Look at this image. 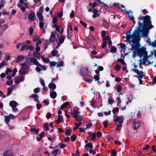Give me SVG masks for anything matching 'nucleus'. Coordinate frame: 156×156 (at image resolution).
I'll return each mask as SVG.
<instances>
[{
    "label": "nucleus",
    "instance_id": "obj_57",
    "mask_svg": "<svg viewBox=\"0 0 156 156\" xmlns=\"http://www.w3.org/2000/svg\"><path fill=\"white\" fill-rule=\"evenodd\" d=\"M52 115L50 112H48L46 115V117L48 119H50Z\"/></svg>",
    "mask_w": 156,
    "mask_h": 156
},
{
    "label": "nucleus",
    "instance_id": "obj_8",
    "mask_svg": "<svg viewBox=\"0 0 156 156\" xmlns=\"http://www.w3.org/2000/svg\"><path fill=\"white\" fill-rule=\"evenodd\" d=\"M56 32H52L51 34L50 37V41L51 42H54L56 39Z\"/></svg>",
    "mask_w": 156,
    "mask_h": 156
},
{
    "label": "nucleus",
    "instance_id": "obj_40",
    "mask_svg": "<svg viewBox=\"0 0 156 156\" xmlns=\"http://www.w3.org/2000/svg\"><path fill=\"white\" fill-rule=\"evenodd\" d=\"M50 66H55L57 65V63L54 61H51L50 62Z\"/></svg>",
    "mask_w": 156,
    "mask_h": 156
},
{
    "label": "nucleus",
    "instance_id": "obj_19",
    "mask_svg": "<svg viewBox=\"0 0 156 156\" xmlns=\"http://www.w3.org/2000/svg\"><path fill=\"white\" fill-rule=\"evenodd\" d=\"M28 49V45L24 44L22 46L21 48H20V51H22L23 50H27Z\"/></svg>",
    "mask_w": 156,
    "mask_h": 156
},
{
    "label": "nucleus",
    "instance_id": "obj_3",
    "mask_svg": "<svg viewBox=\"0 0 156 156\" xmlns=\"http://www.w3.org/2000/svg\"><path fill=\"white\" fill-rule=\"evenodd\" d=\"M134 68L133 69H131L132 71L136 73L138 75V77H140L141 78H142L144 75L143 74V72L142 71H139L137 69V66L135 65L134 63Z\"/></svg>",
    "mask_w": 156,
    "mask_h": 156
},
{
    "label": "nucleus",
    "instance_id": "obj_31",
    "mask_svg": "<svg viewBox=\"0 0 156 156\" xmlns=\"http://www.w3.org/2000/svg\"><path fill=\"white\" fill-rule=\"evenodd\" d=\"M57 53L58 51L56 50H53L51 52V54L52 56H54L57 55Z\"/></svg>",
    "mask_w": 156,
    "mask_h": 156
},
{
    "label": "nucleus",
    "instance_id": "obj_58",
    "mask_svg": "<svg viewBox=\"0 0 156 156\" xmlns=\"http://www.w3.org/2000/svg\"><path fill=\"white\" fill-rule=\"evenodd\" d=\"M40 81L43 87H44L45 85L44 81L43 80H42V79H41L40 80Z\"/></svg>",
    "mask_w": 156,
    "mask_h": 156
},
{
    "label": "nucleus",
    "instance_id": "obj_36",
    "mask_svg": "<svg viewBox=\"0 0 156 156\" xmlns=\"http://www.w3.org/2000/svg\"><path fill=\"white\" fill-rule=\"evenodd\" d=\"M30 130L33 131L37 134L39 132V129H35L34 128L31 129Z\"/></svg>",
    "mask_w": 156,
    "mask_h": 156
},
{
    "label": "nucleus",
    "instance_id": "obj_35",
    "mask_svg": "<svg viewBox=\"0 0 156 156\" xmlns=\"http://www.w3.org/2000/svg\"><path fill=\"white\" fill-rule=\"evenodd\" d=\"M110 51L111 52H114L115 53L116 51V47L114 46H112L110 50Z\"/></svg>",
    "mask_w": 156,
    "mask_h": 156
},
{
    "label": "nucleus",
    "instance_id": "obj_22",
    "mask_svg": "<svg viewBox=\"0 0 156 156\" xmlns=\"http://www.w3.org/2000/svg\"><path fill=\"white\" fill-rule=\"evenodd\" d=\"M23 59V57L22 55H20L17 57V60L16 62L17 63H19Z\"/></svg>",
    "mask_w": 156,
    "mask_h": 156
},
{
    "label": "nucleus",
    "instance_id": "obj_21",
    "mask_svg": "<svg viewBox=\"0 0 156 156\" xmlns=\"http://www.w3.org/2000/svg\"><path fill=\"white\" fill-rule=\"evenodd\" d=\"M74 110V115L73 117L74 118L76 117L77 116H78V115L80 114V112H79L77 109L76 110L75 108L73 109Z\"/></svg>",
    "mask_w": 156,
    "mask_h": 156
},
{
    "label": "nucleus",
    "instance_id": "obj_6",
    "mask_svg": "<svg viewBox=\"0 0 156 156\" xmlns=\"http://www.w3.org/2000/svg\"><path fill=\"white\" fill-rule=\"evenodd\" d=\"M88 67H86L85 68V67H82L81 69V74L83 76H85L86 74L88 73Z\"/></svg>",
    "mask_w": 156,
    "mask_h": 156
},
{
    "label": "nucleus",
    "instance_id": "obj_39",
    "mask_svg": "<svg viewBox=\"0 0 156 156\" xmlns=\"http://www.w3.org/2000/svg\"><path fill=\"white\" fill-rule=\"evenodd\" d=\"M117 45L118 46L120 45L121 47L120 48H122L123 50H124V48L126 47V45L124 44H122V43H120L119 44H118Z\"/></svg>",
    "mask_w": 156,
    "mask_h": 156
},
{
    "label": "nucleus",
    "instance_id": "obj_29",
    "mask_svg": "<svg viewBox=\"0 0 156 156\" xmlns=\"http://www.w3.org/2000/svg\"><path fill=\"white\" fill-rule=\"evenodd\" d=\"M43 128L46 131L49 130L48 125L47 123H45L44 124Z\"/></svg>",
    "mask_w": 156,
    "mask_h": 156
},
{
    "label": "nucleus",
    "instance_id": "obj_25",
    "mask_svg": "<svg viewBox=\"0 0 156 156\" xmlns=\"http://www.w3.org/2000/svg\"><path fill=\"white\" fill-rule=\"evenodd\" d=\"M69 104L68 102H66L61 106L60 107L61 109L62 110L64 108L68 106L69 105Z\"/></svg>",
    "mask_w": 156,
    "mask_h": 156
},
{
    "label": "nucleus",
    "instance_id": "obj_4",
    "mask_svg": "<svg viewBox=\"0 0 156 156\" xmlns=\"http://www.w3.org/2000/svg\"><path fill=\"white\" fill-rule=\"evenodd\" d=\"M141 123L138 120L135 121L132 124V127L133 129L136 130L138 129L141 126Z\"/></svg>",
    "mask_w": 156,
    "mask_h": 156
},
{
    "label": "nucleus",
    "instance_id": "obj_48",
    "mask_svg": "<svg viewBox=\"0 0 156 156\" xmlns=\"http://www.w3.org/2000/svg\"><path fill=\"white\" fill-rule=\"evenodd\" d=\"M38 66H40V67H41L42 70H46V68L44 66L41 65L40 64H39V65H38Z\"/></svg>",
    "mask_w": 156,
    "mask_h": 156
},
{
    "label": "nucleus",
    "instance_id": "obj_14",
    "mask_svg": "<svg viewBox=\"0 0 156 156\" xmlns=\"http://www.w3.org/2000/svg\"><path fill=\"white\" fill-rule=\"evenodd\" d=\"M48 87L49 88L52 89L53 90H55L56 88V85L54 83L51 82L48 85Z\"/></svg>",
    "mask_w": 156,
    "mask_h": 156
},
{
    "label": "nucleus",
    "instance_id": "obj_13",
    "mask_svg": "<svg viewBox=\"0 0 156 156\" xmlns=\"http://www.w3.org/2000/svg\"><path fill=\"white\" fill-rule=\"evenodd\" d=\"M3 156H12V151L10 150L5 151L4 152Z\"/></svg>",
    "mask_w": 156,
    "mask_h": 156
},
{
    "label": "nucleus",
    "instance_id": "obj_16",
    "mask_svg": "<svg viewBox=\"0 0 156 156\" xmlns=\"http://www.w3.org/2000/svg\"><path fill=\"white\" fill-rule=\"evenodd\" d=\"M7 64V62L6 61V60L4 59L3 61L0 63V69L4 66H6Z\"/></svg>",
    "mask_w": 156,
    "mask_h": 156
},
{
    "label": "nucleus",
    "instance_id": "obj_27",
    "mask_svg": "<svg viewBox=\"0 0 156 156\" xmlns=\"http://www.w3.org/2000/svg\"><path fill=\"white\" fill-rule=\"evenodd\" d=\"M26 69L21 68L19 71V74L20 75H23L26 73Z\"/></svg>",
    "mask_w": 156,
    "mask_h": 156
},
{
    "label": "nucleus",
    "instance_id": "obj_11",
    "mask_svg": "<svg viewBox=\"0 0 156 156\" xmlns=\"http://www.w3.org/2000/svg\"><path fill=\"white\" fill-rule=\"evenodd\" d=\"M65 38V36L62 35L61 37H59L58 39V42H57V44H61L63 42Z\"/></svg>",
    "mask_w": 156,
    "mask_h": 156
},
{
    "label": "nucleus",
    "instance_id": "obj_18",
    "mask_svg": "<svg viewBox=\"0 0 156 156\" xmlns=\"http://www.w3.org/2000/svg\"><path fill=\"white\" fill-rule=\"evenodd\" d=\"M62 121H63V119L61 115H58V120L55 121V122L57 124H59Z\"/></svg>",
    "mask_w": 156,
    "mask_h": 156
},
{
    "label": "nucleus",
    "instance_id": "obj_55",
    "mask_svg": "<svg viewBox=\"0 0 156 156\" xmlns=\"http://www.w3.org/2000/svg\"><path fill=\"white\" fill-rule=\"evenodd\" d=\"M151 45L153 47L156 48V40L153 41L151 43Z\"/></svg>",
    "mask_w": 156,
    "mask_h": 156
},
{
    "label": "nucleus",
    "instance_id": "obj_33",
    "mask_svg": "<svg viewBox=\"0 0 156 156\" xmlns=\"http://www.w3.org/2000/svg\"><path fill=\"white\" fill-rule=\"evenodd\" d=\"M117 154L116 151L114 149H112L111 150V155L112 156H115Z\"/></svg>",
    "mask_w": 156,
    "mask_h": 156
},
{
    "label": "nucleus",
    "instance_id": "obj_44",
    "mask_svg": "<svg viewBox=\"0 0 156 156\" xmlns=\"http://www.w3.org/2000/svg\"><path fill=\"white\" fill-rule=\"evenodd\" d=\"M17 69L16 68H15L13 69V73L12 74V75L13 77H14L16 73L17 72Z\"/></svg>",
    "mask_w": 156,
    "mask_h": 156
},
{
    "label": "nucleus",
    "instance_id": "obj_56",
    "mask_svg": "<svg viewBox=\"0 0 156 156\" xmlns=\"http://www.w3.org/2000/svg\"><path fill=\"white\" fill-rule=\"evenodd\" d=\"M108 121L107 120H105L103 122V124L104 126V127L106 128L108 125Z\"/></svg>",
    "mask_w": 156,
    "mask_h": 156
},
{
    "label": "nucleus",
    "instance_id": "obj_43",
    "mask_svg": "<svg viewBox=\"0 0 156 156\" xmlns=\"http://www.w3.org/2000/svg\"><path fill=\"white\" fill-rule=\"evenodd\" d=\"M75 118L76 119V120L77 122L81 121L82 120L81 117L79 115H78V116H77Z\"/></svg>",
    "mask_w": 156,
    "mask_h": 156
},
{
    "label": "nucleus",
    "instance_id": "obj_46",
    "mask_svg": "<svg viewBox=\"0 0 156 156\" xmlns=\"http://www.w3.org/2000/svg\"><path fill=\"white\" fill-rule=\"evenodd\" d=\"M106 32L105 30H102L101 32V35L102 37L104 38L105 37L106 35Z\"/></svg>",
    "mask_w": 156,
    "mask_h": 156
},
{
    "label": "nucleus",
    "instance_id": "obj_9",
    "mask_svg": "<svg viewBox=\"0 0 156 156\" xmlns=\"http://www.w3.org/2000/svg\"><path fill=\"white\" fill-rule=\"evenodd\" d=\"M15 86L14 85H12L10 87H9L7 89V93L6 96V97H7L9 96L12 92V90L13 88H15Z\"/></svg>",
    "mask_w": 156,
    "mask_h": 156
},
{
    "label": "nucleus",
    "instance_id": "obj_20",
    "mask_svg": "<svg viewBox=\"0 0 156 156\" xmlns=\"http://www.w3.org/2000/svg\"><path fill=\"white\" fill-rule=\"evenodd\" d=\"M119 111V109L118 108L115 107L114 109H113L112 110V112L114 114L113 118H115L116 117V115H115V112H118Z\"/></svg>",
    "mask_w": 156,
    "mask_h": 156
},
{
    "label": "nucleus",
    "instance_id": "obj_1",
    "mask_svg": "<svg viewBox=\"0 0 156 156\" xmlns=\"http://www.w3.org/2000/svg\"><path fill=\"white\" fill-rule=\"evenodd\" d=\"M138 19V27H136L135 30L131 35H127V38L129 40V43L131 46V48L130 49L133 51V56L135 57L138 56L141 58L144 55L143 58H141L139 60V65L147 66L152 64L153 62H150L148 60V58L150 57L147 56V52L140 48L139 41L141 38V29L143 25V23L145 27H147L149 29L153 28L154 27L150 24V17L148 16H146L145 17L144 16L139 17Z\"/></svg>",
    "mask_w": 156,
    "mask_h": 156
},
{
    "label": "nucleus",
    "instance_id": "obj_17",
    "mask_svg": "<svg viewBox=\"0 0 156 156\" xmlns=\"http://www.w3.org/2000/svg\"><path fill=\"white\" fill-rule=\"evenodd\" d=\"M33 55L34 57L39 59L41 56V54L38 52H34L33 53Z\"/></svg>",
    "mask_w": 156,
    "mask_h": 156
},
{
    "label": "nucleus",
    "instance_id": "obj_5",
    "mask_svg": "<svg viewBox=\"0 0 156 156\" xmlns=\"http://www.w3.org/2000/svg\"><path fill=\"white\" fill-rule=\"evenodd\" d=\"M35 16V14L33 12H31L28 15V18L29 20L31 21H32L34 20V18Z\"/></svg>",
    "mask_w": 156,
    "mask_h": 156
},
{
    "label": "nucleus",
    "instance_id": "obj_61",
    "mask_svg": "<svg viewBox=\"0 0 156 156\" xmlns=\"http://www.w3.org/2000/svg\"><path fill=\"white\" fill-rule=\"evenodd\" d=\"M0 97H2L3 98H5L6 97L5 96L3 92L0 90Z\"/></svg>",
    "mask_w": 156,
    "mask_h": 156
},
{
    "label": "nucleus",
    "instance_id": "obj_51",
    "mask_svg": "<svg viewBox=\"0 0 156 156\" xmlns=\"http://www.w3.org/2000/svg\"><path fill=\"white\" fill-rule=\"evenodd\" d=\"M17 78L20 82H21L24 80V77L22 76H20L18 77Z\"/></svg>",
    "mask_w": 156,
    "mask_h": 156
},
{
    "label": "nucleus",
    "instance_id": "obj_62",
    "mask_svg": "<svg viewBox=\"0 0 156 156\" xmlns=\"http://www.w3.org/2000/svg\"><path fill=\"white\" fill-rule=\"evenodd\" d=\"M53 23H57V18L56 17H55L52 19Z\"/></svg>",
    "mask_w": 156,
    "mask_h": 156
},
{
    "label": "nucleus",
    "instance_id": "obj_15",
    "mask_svg": "<svg viewBox=\"0 0 156 156\" xmlns=\"http://www.w3.org/2000/svg\"><path fill=\"white\" fill-rule=\"evenodd\" d=\"M37 15L39 20V21L44 20L43 15L41 12H38L37 13Z\"/></svg>",
    "mask_w": 156,
    "mask_h": 156
},
{
    "label": "nucleus",
    "instance_id": "obj_59",
    "mask_svg": "<svg viewBox=\"0 0 156 156\" xmlns=\"http://www.w3.org/2000/svg\"><path fill=\"white\" fill-rule=\"evenodd\" d=\"M94 78L95 81H98L99 79V76L97 75H94Z\"/></svg>",
    "mask_w": 156,
    "mask_h": 156
},
{
    "label": "nucleus",
    "instance_id": "obj_24",
    "mask_svg": "<svg viewBox=\"0 0 156 156\" xmlns=\"http://www.w3.org/2000/svg\"><path fill=\"white\" fill-rule=\"evenodd\" d=\"M129 18L130 20L132 21L134 23V24L136 23V21L134 20V18L133 16V14H131L129 15Z\"/></svg>",
    "mask_w": 156,
    "mask_h": 156
},
{
    "label": "nucleus",
    "instance_id": "obj_7",
    "mask_svg": "<svg viewBox=\"0 0 156 156\" xmlns=\"http://www.w3.org/2000/svg\"><path fill=\"white\" fill-rule=\"evenodd\" d=\"M29 59L31 63H33L36 66H38L40 64L37 60L34 57L30 58H29Z\"/></svg>",
    "mask_w": 156,
    "mask_h": 156
},
{
    "label": "nucleus",
    "instance_id": "obj_12",
    "mask_svg": "<svg viewBox=\"0 0 156 156\" xmlns=\"http://www.w3.org/2000/svg\"><path fill=\"white\" fill-rule=\"evenodd\" d=\"M18 104L14 101H12L9 102V105L12 107H16L18 105Z\"/></svg>",
    "mask_w": 156,
    "mask_h": 156
},
{
    "label": "nucleus",
    "instance_id": "obj_63",
    "mask_svg": "<svg viewBox=\"0 0 156 156\" xmlns=\"http://www.w3.org/2000/svg\"><path fill=\"white\" fill-rule=\"evenodd\" d=\"M12 70L11 69H10L9 68H7V69L5 71V73L7 75L8 74V73L10 72H11Z\"/></svg>",
    "mask_w": 156,
    "mask_h": 156
},
{
    "label": "nucleus",
    "instance_id": "obj_50",
    "mask_svg": "<svg viewBox=\"0 0 156 156\" xmlns=\"http://www.w3.org/2000/svg\"><path fill=\"white\" fill-rule=\"evenodd\" d=\"M75 14V12L74 11H72L70 14V17L73 18L74 17Z\"/></svg>",
    "mask_w": 156,
    "mask_h": 156
},
{
    "label": "nucleus",
    "instance_id": "obj_41",
    "mask_svg": "<svg viewBox=\"0 0 156 156\" xmlns=\"http://www.w3.org/2000/svg\"><path fill=\"white\" fill-rule=\"evenodd\" d=\"M70 138L72 141H74L76 140V135L73 134L71 136Z\"/></svg>",
    "mask_w": 156,
    "mask_h": 156
},
{
    "label": "nucleus",
    "instance_id": "obj_10",
    "mask_svg": "<svg viewBox=\"0 0 156 156\" xmlns=\"http://www.w3.org/2000/svg\"><path fill=\"white\" fill-rule=\"evenodd\" d=\"M50 97L53 99L55 98L57 96V93L54 91L52 90H50Z\"/></svg>",
    "mask_w": 156,
    "mask_h": 156
},
{
    "label": "nucleus",
    "instance_id": "obj_45",
    "mask_svg": "<svg viewBox=\"0 0 156 156\" xmlns=\"http://www.w3.org/2000/svg\"><path fill=\"white\" fill-rule=\"evenodd\" d=\"M5 57H6V59L5 60L6 61H7L10 58V55L9 53H7L5 55Z\"/></svg>",
    "mask_w": 156,
    "mask_h": 156
},
{
    "label": "nucleus",
    "instance_id": "obj_37",
    "mask_svg": "<svg viewBox=\"0 0 156 156\" xmlns=\"http://www.w3.org/2000/svg\"><path fill=\"white\" fill-rule=\"evenodd\" d=\"M86 147H89L90 148H92L93 146L92 144L90 143H87L85 145V148Z\"/></svg>",
    "mask_w": 156,
    "mask_h": 156
},
{
    "label": "nucleus",
    "instance_id": "obj_53",
    "mask_svg": "<svg viewBox=\"0 0 156 156\" xmlns=\"http://www.w3.org/2000/svg\"><path fill=\"white\" fill-rule=\"evenodd\" d=\"M63 64V62L62 61H60V63L59 64H57L56 65V67L57 68L59 66H62Z\"/></svg>",
    "mask_w": 156,
    "mask_h": 156
},
{
    "label": "nucleus",
    "instance_id": "obj_49",
    "mask_svg": "<svg viewBox=\"0 0 156 156\" xmlns=\"http://www.w3.org/2000/svg\"><path fill=\"white\" fill-rule=\"evenodd\" d=\"M107 42L105 41H103V45L102 46V48H105L107 46Z\"/></svg>",
    "mask_w": 156,
    "mask_h": 156
},
{
    "label": "nucleus",
    "instance_id": "obj_38",
    "mask_svg": "<svg viewBox=\"0 0 156 156\" xmlns=\"http://www.w3.org/2000/svg\"><path fill=\"white\" fill-rule=\"evenodd\" d=\"M41 59L44 62L47 63L49 62V59L48 58H45L43 57H41Z\"/></svg>",
    "mask_w": 156,
    "mask_h": 156
},
{
    "label": "nucleus",
    "instance_id": "obj_52",
    "mask_svg": "<svg viewBox=\"0 0 156 156\" xmlns=\"http://www.w3.org/2000/svg\"><path fill=\"white\" fill-rule=\"evenodd\" d=\"M116 69L117 71H119L121 69V66L118 64H117L115 66Z\"/></svg>",
    "mask_w": 156,
    "mask_h": 156
},
{
    "label": "nucleus",
    "instance_id": "obj_47",
    "mask_svg": "<svg viewBox=\"0 0 156 156\" xmlns=\"http://www.w3.org/2000/svg\"><path fill=\"white\" fill-rule=\"evenodd\" d=\"M40 89L39 87L35 88L34 89V92L35 93H37L40 92Z\"/></svg>",
    "mask_w": 156,
    "mask_h": 156
},
{
    "label": "nucleus",
    "instance_id": "obj_30",
    "mask_svg": "<svg viewBox=\"0 0 156 156\" xmlns=\"http://www.w3.org/2000/svg\"><path fill=\"white\" fill-rule=\"evenodd\" d=\"M21 66H22V68L23 69H26L28 67V65L27 64L26 62H24L23 63H22L21 64Z\"/></svg>",
    "mask_w": 156,
    "mask_h": 156
},
{
    "label": "nucleus",
    "instance_id": "obj_54",
    "mask_svg": "<svg viewBox=\"0 0 156 156\" xmlns=\"http://www.w3.org/2000/svg\"><path fill=\"white\" fill-rule=\"evenodd\" d=\"M33 29L32 28H30L29 29V33L30 36H31L33 34Z\"/></svg>",
    "mask_w": 156,
    "mask_h": 156
},
{
    "label": "nucleus",
    "instance_id": "obj_42",
    "mask_svg": "<svg viewBox=\"0 0 156 156\" xmlns=\"http://www.w3.org/2000/svg\"><path fill=\"white\" fill-rule=\"evenodd\" d=\"M108 102L110 104H112L114 102V100L113 98H108Z\"/></svg>",
    "mask_w": 156,
    "mask_h": 156
},
{
    "label": "nucleus",
    "instance_id": "obj_28",
    "mask_svg": "<svg viewBox=\"0 0 156 156\" xmlns=\"http://www.w3.org/2000/svg\"><path fill=\"white\" fill-rule=\"evenodd\" d=\"M44 20L39 21V26L40 28H42L44 27Z\"/></svg>",
    "mask_w": 156,
    "mask_h": 156
},
{
    "label": "nucleus",
    "instance_id": "obj_23",
    "mask_svg": "<svg viewBox=\"0 0 156 156\" xmlns=\"http://www.w3.org/2000/svg\"><path fill=\"white\" fill-rule=\"evenodd\" d=\"M124 56L123 57V58H119L118 59L117 61L120 62H121L122 65H126V63L124 61Z\"/></svg>",
    "mask_w": 156,
    "mask_h": 156
},
{
    "label": "nucleus",
    "instance_id": "obj_64",
    "mask_svg": "<svg viewBox=\"0 0 156 156\" xmlns=\"http://www.w3.org/2000/svg\"><path fill=\"white\" fill-rule=\"evenodd\" d=\"M38 41L36 43V46H39V45L41 44L42 41L41 39H39Z\"/></svg>",
    "mask_w": 156,
    "mask_h": 156
},
{
    "label": "nucleus",
    "instance_id": "obj_34",
    "mask_svg": "<svg viewBox=\"0 0 156 156\" xmlns=\"http://www.w3.org/2000/svg\"><path fill=\"white\" fill-rule=\"evenodd\" d=\"M72 132V130L70 129H68L66 130V135L68 136H69Z\"/></svg>",
    "mask_w": 156,
    "mask_h": 156
},
{
    "label": "nucleus",
    "instance_id": "obj_32",
    "mask_svg": "<svg viewBox=\"0 0 156 156\" xmlns=\"http://www.w3.org/2000/svg\"><path fill=\"white\" fill-rule=\"evenodd\" d=\"M58 150V149L55 150L51 153L52 155L53 156H55L57 155V153Z\"/></svg>",
    "mask_w": 156,
    "mask_h": 156
},
{
    "label": "nucleus",
    "instance_id": "obj_60",
    "mask_svg": "<svg viewBox=\"0 0 156 156\" xmlns=\"http://www.w3.org/2000/svg\"><path fill=\"white\" fill-rule=\"evenodd\" d=\"M13 83V81L12 80H10L9 81H7L6 82V84L7 85H11Z\"/></svg>",
    "mask_w": 156,
    "mask_h": 156
},
{
    "label": "nucleus",
    "instance_id": "obj_26",
    "mask_svg": "<svg viewBox=\"0 0 156 156\" xmlns=\"http://www.w3.org/2000/svg\"><path fill=\"white\" fill-rule=\"evenodd\" d=\"M5 118V122L7 124H8L10 121V117L9 116L4 115Z\"/></svg>",
    "mask_w": 156,
    "mask_h": 156
},
{
    "label": "nucleus",
    "instance_id": "obj_2",
    "mask_svg": "<svg viewBox=\"0 0 156 156\" xmlns=\"http://www.w3.org/2000/svg\"><path fill=\"white\" fill-rule=\"evenodd\" d=\"M116 118L114 119L116 126L119 127L122 125V124L123 122V117L122 116H116Z\"/></svg>",
    "mask_w": 156,
    "mask_h": 156
}]
</instances>
